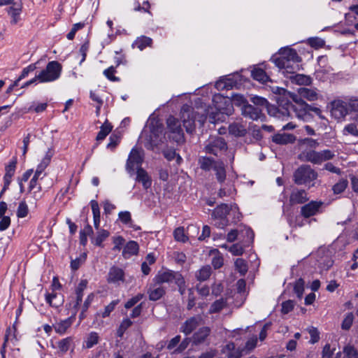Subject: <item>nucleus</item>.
<instances>
[{
	"instance_id": "13",
	"label": "nucleus",
	"mask_w": 358,
	"mask_h": 358,
	"mask_svg": "<svg viewBox=\"0 0 358 358\" xmlns=\"http://www.w3.org/2000/svg\"><path fill=\"white\" fill-rule=\"evenodd\" d=\"M323 204L322 201H311L301 207V214L305 218L314 216L321 212Z\"/></svg>"
},
{
	"instance_id": "31",
	"label": "nucleus",
	"mask_w": 358,
	"mask_h": 358,
	"mask_svg": "<svg viewBox=\"0 0 358 358\" xmlns=\"http://www.w3.org/2000/svg\"><path fill=\"white\" fill-rule=\"evenodd\" d=\"M90 205L93 213L94 226L96 229H99L100 224V209L98 202L95 200L90 201Z\"/></svg>"
},
{
	"instance_id": "63",
	"label": "nucleus",
	"mask_w": 358,
	"mask_h": 358,
	"mask_svg": "<svg viewBox=\"0 0 358 358\" xmlns=\"http://www.w3.org/2000/svg\"><path fill=\"white\" fill-rule=\"evenodd\" d=\"M229 250L234 255H241L243 253L244 249L243 246L239 243L232 245L229 248Z\"/></svg>"
},
{
	"instance_id": "40",
	"label": "nucleus",
	"mask_w": 358,
	"mask_h": 358,
	"mask_svg": "<svg viewBox=\"0 0 358 358\" xmlns=\"http://www.w3.org/2000/svg\"><path fill=\"white\" fill-rule=\"evenodd\" d=\"M87 281L86 280H82L78 284L76 289V303L75 307H78L82 301L83 291L87 287Z\"/></svg>"
},
{
	"instance_id": "47",
	"label": "nucleus",
	"mask_w": 358,
	"mask_h": 358,
	"mask_svg": "<svg viewBox=\"0 0 358 358\" xmlns=\"http://www.w3.org/2000/svg\"><path fill=\"white\" fill-rule=\"evenodd\" d=\"M308 44L315 49L322 48L325 45V41L319 37H312L308 40Z\"/></svg>"
},
{
	"instance_id": "42",
	"label": "nucleus",
	"mask_w": 358,
	"mask_h": 358,
	"mask_svg": "<svg viewBox=\"0 0 358 358\" xmlns=\"http://www.w3.org/2000/svg\"><path fill=\"white\" fill-rule=\"evenodd\" d=\"M348 185V180L342 178L332 187V191L335 194H341L345 190Z\"/></svg>"
},
{
	"instance_id": "45",
	"label": "nucleus",
	"mask_w": 358,
	"mask_h": 358,
	"mask_svg": "<svg viewBox=\"0 0 358 358\" xmlns=\"http://www.w3.org/2000/svg\"><path fill=\"white\" fill-rule=\"evenodd\" d=\"M132 323L133 322L128 318L123 320L117 330V336L122 338L126 330L131 326Z\"/></svg>"
},
{
	"instance_id": "1",
	"label": "nucleus",
	"mask_w": 358,
	"mask_h": 358,
	"mask_svg": "<svg viewBox=\"0 0 358 358\" xmlns=\"http://www.w3.org/2000/svg\"><path fill=\"white\" fill-rule=\"evenodd\" d=\"M271 91L277 95L276 101L278 104V108L270 106L268 101L261 96H255L251 98V101L256 107L266 108L270 115H276L278 117L289 116L291 103L289 99L291 98V93L282 87L278 86L271 87Z\"/></svg>"
},
{
	"instance_id": "2",
	"label": "nucleus",
	"mask_w": 358,
	"mask_h": 358,
	"mask_svg": "<svg viewBox=\"0 0 358 358\" xmlns=\"http://www.w3.org/2000/svg\"><path fill=\"white\" fill-rule=\"evenodd\" d=\"M231 214L234 215V222L240 220L241 213L236 204L229 206L228 204L222 203L217 206L212 213L213 224L217 228L224 229L229 224L227 215Z\"/></svg>"
},
{
	"instance_id": "57",
	"label": "nucleus",
	"mask_w": 358,
	"mask_h": 358,
	"mask_svg": "<svg viewBox=\"0 0 358 358\" xmlns=\"http://www.w3.org/2000/svg\"><path fill=\"white\" fill-rule=\"evenodd\" d=\"M354 320L352 313H348L342 322L341 327L343 329L348 330L350 329Z\"/></svg>"
},
{
	"instance_id": "22",
	"label": "nucleus",
	"mask_w": 358,
	"mask_h": 358,
	"mask_svg": "<svg viewBox=\"0 0 358 358\" xmlns=\"http://www.w3.org/2000/svg\"><path fill=\"white\" fill-rule=\"evenodd\" d=\"M165 138L163 134V127L162 125L157 126V128H154L151 130L150 135V140L153 145H158L160 143L163 142V139Z\"/></svg>"
},
{
	"instance_id": "58",
	"label": "nucleus",
	"mask_w": 358,
	"mask_h": 358,
	"mask_svg": "<svg viewBox=\"0 0 358 358\" xmlns=\"http://www.w3.org/2000/svg\"><path fill=\"white\" fill-rule=\"evenodd\" d=\"M120 137L116 134H112L109 138V143L107 144V148L112 151L115 150L116 146L119 144Z\"/></svg>"
},
{
	"instance_id": "62",
	"label": "nucleus",
	"mask_w": 358,
	"mask_h": 358,
	"mask_svg": "<svg viewBox=\"0 0 358 358\" xmlns=\"http://www.w3.org/2000/svg\"><path fill=\"white\" fill-rule=\"evenodd\" d=\"M320 160L321 163L323 162L329 160L335 156L334 153L329 150H324L322 151H320Z\"/></svg>"
},
{
	"instance_id": "5",
	"label": "nucleus",
	"mask_w": 358,
	"mask_h": 358,
	"mask_svg": "<svg viewBox=\"0 0 358 358\" xmlns=\"http://www.w3.org/2000/svg\"><path fill=\"white\" fill-rule=\"evenodd\" d=\"M169 138L181 144L185 142V136L180 121L173 116H169L166 120Z\"/></svg>"
},
{
	"instance_id": "48",
	"label": "nucleus",
	"mask_w": 358,
	"mask_h": 358,
	"mask_svg": "<svg viewBox=\"0 0 358 358\" xmlns=\"http://www.w3.org/2000/svg\"><path fill=\"white\" fill-rule=\"evenodd\" d=\"M305 282L302 278L299 279L294 287V291L299 299H301L304 292Z\"/></svg>"
},
{
	"instance_id": "8",
	"label": "nucleus",
	"mask_w": 358,
	"mask_h": 358,
	"mask_svg": "<svg viewBox=\"0 0 358 358\" xmlns=\"http://www.w3.org/2000/svg\"><path fill=\"white\" fill-rule=\"evenodd\" d=\"M227 150V145L223 138L210 137L206 142L204 151L208 154L218 156Z\"/></svg>"
},
{
	"instance_id": "6",
	"label": "nucleus",
	"mask_w": 358,
	"mask_h": 358,
	"mask_svg": "<svg viewBox=\"0 0 358 358\" xmlns=\"http://www.w3.org/2000/svg\"><path fill=\"white\" fill-rule=\"evenodd\" d=\"M143 162V151L137 148H133L129 155L126 163V171L130 176H133L135 169L141 168Z\"/></svg>"
},
{
	"instance_id": "52",
	"label": "nucleus",
	"mask_w": 358,
	"mask_h": 358,
	"mask_svg": "<svg viewBox=\"0 0 358 358\" xmlns=\"http://www.w3.org/2000/svg\"><path fill=\"white\" fill-rule=\"evenodd\" d=\"M163 155L164 157L168 159L169 161L173 160L177 155V162L178 164H180L182 161V158L179 155H177L176 151L172 149H167L166 150L163 151Z\"/></svg>"
},
{
	"instance_id": "9",
	"label": "nucleus",
	"mask_w": 358,
	"mask_h": 358,
	"mask_svg": "<svg viewBox=\"0 0 358 358\" xmlns=\"http://www.w3.org/2000/svg\"><path fill=\"white\" fill-rule=\"evenodd\" d=\"M271 60L280 69H289L291 66V48L289 47L281 48L272 57Z\"/></svg>"
},
{
	"instance_id": "61",
	"label": "nucleus",
	"mask_w": 358,
	"mask_h": 358,
	"mask_svg": "<svg viewBox=\"0 0 358 358\" xmlns=\"http://www.w3.org/2000/svg\"><path fill=\"white\" fill-rule=\"evenodd\" d=\"M36 69V64H31L28 66L23 69L20 76H19V80H22L28 76L29 73L33 72Z\"/></svg>"
},
{
	"instance_id": "30",
	"label": "nucleus",
	"mask_w": 358,
	"mask_h": 358,
	"mask_svg": "<svg viewBox=\"0 0 358 358\" xmlns=\"http://www.w3.org/2000/svg\"><path fill=\"white\" fill-rule=\"evenodd\" d=\"M96 236L92 238V243L96 246L103 248L102 243L109 236L110 233L106 229H97Z\"/></svg>"
},
{
	"instance_id": "25",
	"label": "nucleus",
	"mask_w": 358,
	"mask_h": 358,
	"mask_svg": "<svg viewBox=\"0 0 358 358\" xmlns=\"http://www.w3.org/2000/svg\"><path fill=\"white\" fill-rule=\"evenodd\" d=\"M297 92L301 97L305 98L308 101H313L318 99V93L315 90L300 87L297 89Z\"/></svg>"
},
{
	"instance_id": "44",
	"label": "nucleus",
	"mask_w": 358,
	"mask_h": 358,
	"mask_svg": "<svg viewBox=\"0 0 358 358\" xmlns=\"http://www.w3.org/2000/svg\"><path fill=\"white\" fill-rule=\"evenodd\" d=\"M273 141L277 144H287L291 142V136L287 134H278L273 137Z\"/></svg>"
},
{
	"instance_id": "29",
	"label": "nucleus",
	"mask_w": 358,
	"mask_h": 358,
	"mask_svg": "<svg viewBox=\"0 0 358 358\" xmlns=\"http://www.w3.org/2000/svg\"><path fill=\"white\" fill-rule=\"evenodd\" d=\"M212 269L208 265L202 266L195 273V278L200 282L207 280L211 275Z\"/></svg>"
},
{
	"instance_id": "27",
	"label": "nucleus",
	"mask_w": 358,
	"mask_h": 358,
	"mask_svg": "<svg viewBox=\"0 0 358 358\" xmlns=\"http://www.w3.org/2000/svg\"><path fill=\"white\" fill-rule=\"evenodd\" d=\"M312 78L305 74L296 73L292 72V83L299 85H310L312 83Z\"/></svg>"
},
{
	"instance_id": "28",
	"label": "nucleus",
	"mask_w": 358,
	"mask_h": 358,
	"mask_svg": "<svg viewBox=\"0 0 358 358\" xmlns=\"http://www.w3.org/2000/svg\"><path fill=\"white\" fill-rule=\"evenodd\" d=\"M7 12L8 15H10L12 20L10 23L12 24H17L20 20V15L22 12V7L20 5H12V6L7 8Z\"/></svg>"
},
{
	"instance_id": "19",
	"label": "nucleus",
	"mask_w": 358,
	"mask_h": 358,
	"mask_svg": "<svg viewBox=\"0 0 358 358\" xmlns=\"http://www.w3.org/2000/svg\"><path fill=\"white\" fill-rule=\"evenodd\" d=\"M136 181L142 183L144 189H148L151 187L152 180L148 173L143 168L136 170Z\"/></svg>"
},
{
	"instance_id": "17",
	"label": "nucleus",
	"mask_w": 358,
	"mask_h": 358,
	"mask_svg": "<svg viewBox=\"0 0 358 358\" xmlns=\"http://www.w3.org/2000/svg\"><path fill=\"white\" fill-rule=\"evenodd\" d=\"M201 321L202 317L201 315L191 317L181 326L180 331L186 335H189L201 323Z\"/></svg>"
},
{
	"instance_id": "32",
	"label": "nucleus",
	"mask_w": 358,
	"mask_h": 358,
	"mask_svg": "<svg viewBox=\"0 0 358 358\" xmlns=\"http://www.w3.org/2000/svg\"><path fill=\"white\" fill-rule=\"evenodd\" d=\"M218 161H215L208 157H201L199 159V164L202 170L208 171L213 169L214 166Z\"/></svg>"
},
{
	"instance_id": "49",
	"label": "nucleus",
	"mask_w": 358,
	"mask_h": 358,
	"mask_svg": "<svg viewBox=\"0 0 358 358\" xmlns=\"http://www.w3.org/2000/svg\"><path fill=\"white\" fill-rule=\"evenodd\" d=\"M115 73H116L115 68L114 66H111L104 70L103 75L110 81L118 82V81H120V78L115 76Z\"/></svg>"
},
{
	"instance_id": "56",
	"label": "nucleus",
	"mask_w": 358,
	"mask_h": 358,
	"mask_svg": "<svg viewBox=\"0 0 358 358\" xmlns=\"http://www.w3.org/2000/svg\"><path fill=\"white\" fill-rule=\"evenodd\" d=\"M344 135H352L356 137H358V129L357 126L354 124H349L346 125L343 129Z\"/></svg>"
},
{
	"instance_id": "34",
	"label": "nucleus",
	"mask_w": 358,
	"mask_h": 358,
	"mask_svg": "<svg viewBox=\"0 0 358 358\" xmlns=\"http://www.w3.org/2000/svg\"><path fill=\"white\" fill-rule=\"evenodd\" d=\"M152 43V40L151 38L145 36H141L135 40L133 45L138 48L140 50H143L146 47H150Z\"/></svg>"
},
{
	"instance_id": "59",
	"label": "nucleus",
	"mask_w": 358,
	"mask_h": 358,
	"mask_svg": "<svg viewBox=\"0 0 358 358\" xmlns=\"http://www.w3.org/2000/svg\"><path fill=\"white\" fill-rule=\"evenodd\" d=\"M144 297L143 294H138L135 296L130 299L124 305L126 308H130L133 307L136 303L141 301Z\"/></svg>"
},
{
	"instance_id": "18",
	"label": "nucleus",
	"mask_w": 358,
	"mask_h": 358,
	"mask_svg": "<svg viewBox=\"0 0 358 358\" xmlns=\"http://www.w3.org/2000/svg\"><path fill=\"white\" fill-rule=\"evenodd\" d=\"M308 108L309 105L302 101L299 104V107L292 105V111L294 112L296 117L299 120H306L310 117Z\"/></svg>"
},
{
	"instance_id": "33",
	"label": "nucleus",
	"mask_w": 358,
	"mask_h": 358,
	"mask_svg": "<svg viewBox=\"0 0 358 358\" xmlns=\"http://www.w3.org/2000/svg\"><path fill=\"white\" fill-rule=\"evenodd\" d=\"M229 133L236 136H244L247 130L245 126L239 123L231 124L229 127Z\"/></svg>"
},
{
	"instance_id": "38",
	"label": "nucleus",
	"mask_w": 358,
	"mask_h": 358,
	"mask_svg": "<svg viewBox=\"0 0 358 358\" xmlns=\"http://www.w3.org/2000/svg\"><path fill=\"white\" fill-rule=\"evenodd\" d=\"M251 74L255 80L262 83H264L269 80L268 76L262 69H255L252 71Z\"/></svg>"
},
{
	"instance_id": "50",
	"label": "nucleus",
	"mask_w": 358,
	"mask_h": 358,
	"mask_svg": "<svg viewBox=\"0 0 358 358\" xmlns=\"http://www.w3.org/2000/svg\"><path fill=\"white\" fill-rule=\"evenodd\" d=\"M174 238L177 241H180L185 243L187 241V237L185 234V231L183 227H178L173 231Z\"/></svg>"
},
{
	"instance_id": "43",
	"label": "nucleus",
	"mask_w": 358,
	"mask_h": 358,
	"mask_svg": "<svg viewBox=\"0 0 358 358\" xmlns=\"http://www.w3.org/2000/svg\"><path fill=\"white\" fill-rule=\"evenodd\" d=\"M112 126L110 124L106 122L101 127V129L99 131L97 136H96V141H102L103 140L107 135L112 130Z\"/></svg>"
},
{
	"instance_id": "39",
	"label": "nucleus",
	"mask_w": 358,
	"mask_h": 358,
	"mask_svg": "<svg viewBox=\"0 0 358 358\" xmlns=\"http://www.w3.org/2000/svg\"><path fill=\"white\" fill-rule=\"evenodd\" d=\"M226 306H227V300L226 299L221 298L218 300H216L210 306V308L209 309V313L212 314V313H219Z\"/></svg>"
},
{
	"instance_id": "41",
	"label": "nucleus",
	"mask_w": 358,
	"mask_h": 358,
	"mask_svg": "<svg viewBox=\"0 0 358 358\" xmlns=\"http://www.w3.org/2000/svg\"><path fill=\"white\" fill-rule=\"evenodd\" d=\"M99 340V336L98 334L92 331L86 338V340L84 342V347L87 349L92 348L94 345L98 343Z\"/></svg>"
},
{
	"instance_id": "60",
	"label": "nucleus",
	"mask_w": 358,
	"mask_h": 358,
	"mask_svg": "<svg viewBox=\"0 0 358 358\" xmlns=\"http://www.w3.org/2000/svg\"><path fill=\"white\" fill-rule=\"evenodd\" d=\"M119 300H114L105 307L104 311L102 313V317H108L110 313L114 310L115 307L118 304Z\"/></svg>"
},
{
	"instance_id": "3",
	"label": "nucleus",
	"mask_w": 358,
	"mask_h": 358,
	"mask_svg": "<svg viewBox=\"0 0 358 358\" xmlns=\"http://www.w3.org/2000/svg\"><path fill=\"white\" fill-rule=\"evenodd\" d=\"M180 114L183 126L186 131L189 134H192L195 129V121L203 126L207 119L206 114L196 113L194 109L187 104L182 106Z\"/></svg>"
},
{
	"instance_id": "11",
	"label": "nucleus",
	"mask_w": 358,
	"mask_h": 358,
	"mask_svg": "<svg viewBox=\"0 0 358 358\" xmlns=\"http://www.w3.org/2000/svg\"><path fill=\"white\" fill-rule=\"evenodd\" d=\"M125 280L124 271L122 268L113 266L110 268L107 274L106 280L109 284L120 285Z\"/></svg>"
},
{
	"instance_id": "36",
	"label": "nucleus",
	"mask_w": 358,
	"mask_h": 358,
	"mask_svg": "<svg viewBox=\"0 0 358 358\" xmlns=\"http://www.w3.org/2000/svg\"><path fill=\"white\" fill-rule=\"evenodd\" d=\"M73 346V339L72 337H66L58 341L57 348L62 354L66 353L71 347Z\"/></svg>"
},
{
	"instance_id": "46",
	"label": "nucleus",
	"mask_w": 358,
	"mask_h": 358,
	"mask_svg": "<svg viewBox=\"0 0 358 358\" xmlns=\"http://www.w3.org/2000/svg\"><path fill=\"white\" fill-rule=\"evenodd\" d=\"M236 269L241 273V275H244L248 271V265L246 262L243 259L238 258L235 262Z\"/></svg>"
},
{
	"instance_id": "7",
	"label": "nucleus",
	"mask_w": 358,
	"mask_h": 358,
	"mask_svg": "<svg viewBox=\"0 0 358 358\" xmlns=\"http://www.w3.org/2000/svg\"><path fill=\"white\" fill-rule=\"evenodd\" d=\"M294 181L299 185L315 180L317 173L309 165H301L294 172Z\"/></svg>"
},
{
	"instance_id": "35",
	"label": "nucleus",
	"mask_w": 358,
	"mask_h": 358,
	"mask_svg": "<svg viewBox=\"0 0 358 358\" xmlns=\"http://www.w3.org/2000/svg\"><path fill=\"white\" fill-rule=\"evenodd\" d=\"M308 200L307 193L303 189L292 191V203H303Z\"/></svg>"
},
{
	"instance_id": "14",
	"label": "nucleus",
	"mask_w": 358,
	"mask_h": 358,
	"mask_svg": "<svg viewBox=\"0 0 358 358\" xmlns=\"http://www.w3.org/2000/svg\"><path fill=\"white\" fill-rule=\"evenodd\" d=\"M241 110L242 114L245 117H248L253 120H261L263 121L266 118L265 115L262 113V108L250 104L244 105Z\"/></svg>"
},
{
	"instance_id": "55",
	"label": "nucleus",
	"mask_w": 358,
	"mask_h": 358,
	"mask_svg": "<svg viewBox=\"0 0 358 358\" xmlns=\"http://www.w3.org/2000/svg\"><path fill=\"white\" fill-rule=\"evenodd\" d=\"M231 101L232 104L237 106H242V108L244 106V105L248 104L245 97L241 94H234L232 96Z\"/></svg>"
},
{
	"instance_id": "20",
	"label": "nucleus",
	"mask_w": 358,
	"mask_h": 358,
	"mask_svg": "<svg viewBox=\"0 0 358 358\" xmlns=\"http://www.w3.org/2000/svg\"><path fill=\"white\" fill-rule=\"evenodd\" d=\"M73 320V317H69L65 320L55 322L53 324L55 332L60 335L64 334L67 329L72 325Z\"/></svg>"
},
{
	"instance_id": "16",
	"label": "nucleus",
	"mask_w": 358,
	"mask_h": 358,
	"mask_svg": "<svg viewBox=\"0 0 358 358\" xmlns=\"http://www.w3.org/2000/svg\"><path fill=\"white\" fill-rule=\"evenodd\" d=\"M147 293L149 299L155 301L160 299L166 294V289L163 285L153 282L150 285Z\"/></svg>"
},
{
	"instance_id": "15",
	"label": "nucleus",
	"mask_w": 358,
	"mask_h": 358,
	"mask_svg": "<svg viewBox=\"0 0 358 358\" xmlns=\"http://www.w3.org/2000/svg\"><path fill=\"white\" fill-rule=\"evenodd\" d=\"M245 234L247 236V242L253 241L254 232L252 230L247 227H243L241 229H232L227 235V240L229 242H234L236 241L238 236H243Z\"/></svg>"
},
{
	"instance_id": "24",
	"label": "nucleus",
	"mask_w": 358,
	"mask_h": 358,
	"mask_svg": "<svg viewBox=\"0 0 358 358\" xmlns=\"http://www.w3.org/2000/svg\"><path fill=\"white\" fill-rule=\"evenodd\" d=\"M215 171L216 179L220 184L226 180V170L223 162L218 161L213 169Z\"/></svg>"
},
{
	"instance_id": "53",
	"label": "nucleus",
	"mask_w": 358,
	"mask_h": 358,
	"mask_svg": "<svg viewBox=\"0 0 358 358\" xmlns=\"http://www.w3.org/2000/svg\"><path fill=\"white\" fill-rule=\"evenodd\" d=\"M343 354L348 358H358V352L352 345H346L343 348Z\"/></svg>"
},
{
	"instance_id": "51",
	"label": "nucleus",
	"mask_w": 358,
	"mask_h": 358,
	"mask_svg": "<svg viewBox=\"0 0 358 358\" xmlns=\"http://www.w3.org/2000/svg\"><path fill=\"white\" fill-rule=\"evenodd\" d=\"M17 164L16 158L13 159L6 166V174L8 178H12L15 173Z\"/></svg>"
},
{
	"instance_id": "26",
	"label": "nucleus",
	"mask_w": 358,
	"mask_h": 358,
	"mask_svg": "<svg viewBox=\"0 0 358 358\" xmlns=\"http://www.w3.org/2000/svg\"><path fill=\"white\" fill-rule=\"evenodd\" d=\"M210 329L208 327L200 328L193 336V341L195 344H199L203 342L208 336Z\"/></svg>"
},
{
	"instance_id": "12",
	"label": "nucleus",
	"mask_w": 358,
	"mask_h": 358,
	"mask_svg": "<svg viewBox=\"0 0 358 358\" xmlns=\"http://www.w3.org/2000/svg\"><path fill=\"white\" fill-rule=\"evenodd\" d=\"M348 104L341 100H336L331 102V113L336 120L343 119L349 110Z\"/></svg>"
},
{
	"instance_id": "37",
	"label": "nucleus",
	"mask_w": 358,
	"mask_h": 358,
	"mask_svg": "<svg viewBox=\"0 0 358 358\" xmlns=\"http://www.w3.org/2000/svg\"><path fill=\"white\" fill-rule=\"evenodd\" d=\"M236 85V82L230 78H224L216 83L215 87L218 90L232 88Z\"/></svg>"
},
{
	"instance_id": "21",
	"label": "nucleus",
	"mask_w": 358,
	"mask_h": 358,
	"mask_svg": "<svg viewBox=\"0 0 358 358\" xmlns=\"http://www.w3.org/2000/svg\"><path fill=\"white\" fill-rule=\"evenodd\" d=\"M299 159L301 161L310 162L315 164H320V152H317L315 150H309L307 152H303L299 155Z\"/></svg>"
},
{
	"instance_id": "64",
	"label": "nucleus",
	"mask_w": 358,
	"mask_h": 358,
	"mask_svg": "<svg viewBox=\"0 0 358 358\" xmlns=\"http://www.w3.org/2000/svg\"><path fill=\"white\" fill-rule=\"evenodd\" d=\"M86 255L84 254L83 257H80L79 258H76V259H73L71 262V268L73 271H76L78 269L80 266L85 261Z\"/></svg>"
},
{
	"instance_id": "23",
	"label": "nucleus",
	"mask_w": 358,
	"mask_h": 358,
	"mask_svg": "<svg viewBox=\"0 0 358 358\" xmlns=\"http://www.w3.org/2000/svg\"><path fill=\"white\" fill-rule=\"evenodd\" d=\"M138 252V245L136 241H129L123 248L122 256L124 259H129L131 256L137 255Z\"/></svg>"
},
{
	"instance_id": "10",
	"label": "nucleus",
	"mask_w": 358,
	"mask_h": 358,
	"mask_svg": "<svg viewBox=\"0 0 358 358\" xmlns=\"http://www.w3.org/2000/svg\"><path fill=\"white\" fill-rule=\"evenodd\" d=\"M182 274L178 271L171 270H160L153 278V282L159 285L164 283L176 282V280L180 283V277Z\"/></svg>"
},
{
	"instance_id": "4",
	"label": "nucleus",
	"mask_w": 358,
	"mask_h": 358,
	"mask_svg": "<svg viewBox=\"0 0 358 358\" xmlns=\"http://www.w3.org/2000/svg\"><path fill=\"white\" fill-rule=\"evenodd\" d=\"M62 69V65L58 62H50L45 69L36 75V78L39 83L53 82L60 77Z\"/></svg>"
},
{
	"instance_id": "54",
	"label": "nucleus",
	"mask_w": 358,
	"mask_h": 358,
	"mask_svg": "<svg viewBox=\"0 0 358 358\" xmlns=\"http://www.w3.org/2000/svg\"><path fill=\"white\" fill-rule=\"evenodd\" d=\"M29 213V209L27 203L24 201H22L19 203L17 210V216L18 217H25Z\"/></svg>"
}]
</instances>
